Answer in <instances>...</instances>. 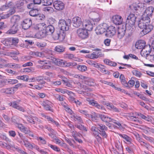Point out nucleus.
<instances>
[{"label":"nucleus","mask_w":154,"mask_h":154,"mask_svg":"<svg viewBox=\"0 0 154 154\" xmlns=\"http://www.w3.org/2000/svg\"><path fill=\"white\" fill-rule=\"evenodd\" d=\"M97 15L99 17L97 18L94 19H91L90 20H87L84 21L83 23V26L85 27V29L87 30V31H90L92 29L93 25L99 22L102 17V15L101 14Z\"/></svg>","instance_id":"f257e3e1"},{"label":"nucleus","mask_w":154,"mask_h":154,"mask_svg":"<svg viewBox=\"0 0 154 154\" xmlns=\"http://www.w3.org/2000/svg\"><path fill=\"white\" fill-rule=\"evenodd\" d=\"M45 28L46 25L44 23H40L34 26V28L39 31L36 34L38 38H42L48 35L46 31Z\"/></svg>","instance_id":"f03ea898"},{"label":"nucleus","mask_w":154,"mask_h":154,"mask_svg":"<svg viewBox=\"0 0 154 154\" xmlns=\"http://www.w3.org/2000/svg\"><path fill=\"white\" fill-rule=\"evenodd\" d=\"M141 54L151 62L154 61V50H151L150 46H146L141 52Z\"/></svg>","instance_id":"7ed1b4c3"},{"label":"nucleus","mask_w":154,"mask_h":154,"mask_svg":"<svg viewBox=\"0 0 154 154\" xmlns=\"http://www.w3.org/2000/svg\"><path fill=\"white\" fill-rule=\"evenodd\" d=\"M71 20L68 19L66 20L63 19H61L59 20L58 23V26L60 29L61 31H68L70 26Z\"/></svg>","instance_id":"20e7f679"},{"label":"nucleus","mask_w":154,"mask_h":154,"mask_svg":"<svg viewBox=\"0 0 154 154\" xmlns=\"http://www.w3.org/2000/svg\"><path fill=\"white\" fill-rule=\"evenodd\" d=\"M136 19V17L134 14H130L127 17L126 21V27H128L129 29H130L134 25Z\"/></svg>","instance_id":"39448f33"},{"label":"nucleus","mask_w":154,"mask_h":154,"mask_svg":"<svg viewBox=\"0 0 154 154\" xmlns=\"http://www.w3.org/2000/svg\"><path fill=\"white\" fill-rule=\"evenodd\" d=\"M108 28V25L105 23H101L98 25L95 29L97 35L105 33Z\"/></svg>","instance_id":"423d86ee"},{"label":"nucleus","mask_w":154,"mask_h":154,"mask_svg":"<svg viewBox=\"0 0 154 154\" xmlns=\"http://www.w3.org/2000/svg\"><path fill=\"white\" fill-rule=\"evenodd\" d=\"M77 36L80 38L85 39L88 36V34L87 30L83 28H79L76 31Z\"/></svg>","instance_id":"0eeeda50"},{"label":"nucleus","mask_w":154,"mask_h":154,"mask_svg":"<svg viewBox=\"0 0 154 154\" xmlns=\"http://www.w3.org/2000/svg\"><path fill=\"white\" fill-rule=\"evenodd\" d=\"M153 11V7L152 6L149 7L145 10L142 17L150 21V18L152 16Z\"/></svg>","instance_id":"6e6552de"},{"label":"nucleus","mask_w":154,"mask_h":154,"mask_svg":"<svg viewBox=\"0 0 154 154\" xmlns=\"http://www.w3.org/2000/svg\"><path fill=\"white\" fill-rule=\"evenodd\" d=\"M65 35L64 32L59 31L54 33L53 37L55 40H59L60 41H62L64 39Z\"/></svg>","instance_id":"1a4fd4ad"},{"label":"nucleus","mask_w":154,"mask_h":154,"mask_svg":"<svg viewBox=\"0 0 154 154\" xmlns=\"http://www.w3.org/2000/svg\"><path fill=\"white\" fill-rule=\"evenodd\" d=\"M46 57L47 58L51 60L53 63L56 65L63 67L65 66V63L62 60L57 59L52 56L48 57L47 56Z\"/></svg>","instance_id":"9d476101"},{"label":"nucleus","mask_w":154,"mask_h":154,"mask_svg":"<svg viewBox=\"0 0 154 154\" xmlns=\"http://www.w3.org/2000/svg\"><path fill=\"white\" fill-rule=\"evenodd\" d=\"M116 29L115 27L108 26V28L105 32V35L107 37H111L114 35L116 32Z\"/></svg>","instance_id":"9b49d317"},{"label":"nucleus","mask_w":154,"mask_h":154,"mask_svg":"<svg viewBox=\"0 0 154 154\" xmlns=\"http://www.w3.org/2000/svg\"><path fill=\"white\" fill-rule=\"evenodd\" d=\"M112 21L115 25H120L122 23L123 19L121 16L116 15L112 17Z\"/></svg>","instance_id":"f8f14e48"},{"label":"nucleus","mask_w":154,"mask_h":154,"mask_svg":"<svg viewBox=\"0 0 154 154\" xmlns=\"http://www.w3.org/2000/svg\"><path fill=\"white\" fill-rule=\"evenodd\" d=\"M91 130L92 131V133L96 138L97 141L98 142H101V138L99 136L100 133L98 131V129L95 127L92 126L91 128Z\"/></svg>","instance_id":"ddd939ff"},{"label":"nucleus","mask_w":154,"mask_h":154,"mask_svg":"<svg viewBox=\"0 0 154 154\" xmlns=\"http://www.w3.org/2000/svg\"><path fill=\"white\" fill-rule=\"evenodd\" d=\"M73 26L75 27H78L82 25L83 23L82 19L79 17H74L72 20Z\"/></svg>","instance_id":"4468645a"},{"label":"nucleus","mask_w":154,"mask_h":154,"mask_svg":"<svg viewBox=\"0 0 154 154\" xmlns=\"http://www.w3.org/2000/svg\"><path fill=\"white\" fill-rule=\"evenodd\" d=\"M42 106L44 109L47 110L53 111L52 107L53 106V103L48 100H45L42 103Z\"/></svg>","instance_id":"2eb2a0df"},{"label":"nucleus","mask_w":154,"mask_h":154,"mask_svg":"<svg viewBox=\"0 0 154 154\" xmlns=\"http://www.w3.org/2000/svg\"><path fill=\"white\" fill-rule=\"evenodd\" d=\"M54 8L58 10H60L64 9V6L62 2L60 1H56L53 3Z\"/></svg>","instance_id":"dca6fc26"},{"label":"nucleus","mask_w":154,"mask_h":154,"mask_svg":"<svg viewBox=\"0 0 154 154\" xmlns=\"http://www.w3.org/2000/svg\"><path fill=\"white\" fill-rule=\"evenodd\" d=\"M99 116L101 120L103 122L107 123V124H106L107 126L109 127H110L111 126L110 125V124H109V122H112V118L103 114H100Z\"/></svg>","instance_id":"f3484780"},{"label":"nucleus","mask_w":154,"mask_h":154,"mask_svg":"<svg viewBox=\"0 0 154 154\" xmlns=\"http://www.w3.org/2000/svg\"><path fill=\"white\" fill-rule=\"evenodd\" d=\"M150 21L149 20L142 17L141 19L139 21L138 24V27L141 29H143L144 28V27H145L146 24L149 23Z\"/></svg>","instance_id":"a211bd4d"},{"label":"nucleus","mask_w":154,"mask_h":154,"mask_svg":"<svg viewBox=\"0 0 154 154\" xmlns=\"http://www.w3.org/2000/svg\"><path fill=\"white\" fill-rule=\"evenodd\" d=\"M96 50L97 51L93 52L92 54H90L89 57L90 58L95 59L99 57H102L103 55L101 52L98 51L100 50V49L97 48Z\"/></svg>","instance_id":"6ab92c4d"},{"label":"nucleus","mask_w":154,"mask_h":154,"mask_svg":"<svg viewBox=\"0 0 154 154\" xmlns=\"http://www.w3.org/2000/svg\"><path fill=\"white\" fill-rule=\"evenodd\" d=\"M20 100H18L16 101H13L11 103V106L13 107L15 109H16L19 111L23 112H25V110L24 108L17 104V103H18L20 102Z\"/></svg>","instance_id":"aec40b11"},{"label":"nucleus","mask_w":154,"mask_h":154,"mask_svg":"<svg viewBox=\"0 0 154 154\" xmlns=\"http://www.w3.org/2000/svg\"><path fill=\"white\" fill-rule=\"evenodd\" d=\"M150 45H145V42L143 40H140L136 42L135 45V47L138 49H142V50L145 48L146 47Z\"/></svg>","instance_id":"412c9836"},{"label":"nucleus","mask_w":154,"mask_h":154,"mask_svg":"<svg viewBox=\"0 0 154 154\" xmlns=\"http://www.w3.org/2000/svg\"><path fill=\"white\" fill-rule=\"evenodd\" d=\"M32 24V22L30 19L28 18L24 20L22 24L23 29H28L31 25Z\"/></svg>","instance_id":"4be33fe9"},{"label":"nucleus","mask_w":154,"mask_h":154,"mask_svg":"<svg viewBox=\"0 0 154 154\" xmlns=\"http://www.w3.org/2000/svg\"><path fill=\"white\" fill-rule=\"evenodd\" d=\"M18 30V24H13L11 29L7 31L6 33L10 34H15L17 32Z\"/></svg>","instance_id":"5701e85b"},{"label":"nucleus","mask_w":154,"mask_h":154,"mask_svg":"<svg viewBox=\"0 0 154 154\" xmlns=\"http://www.w3.org/2000/svg\"><path fill=\"white\" fill-rule=\"evenodd\" d=\"M26 3L27 1L26 0H20L17 1L15 3V8L18 9L22 8Z\"/></svg>","instance_id":"b1692460"},{"label":"nucleus","mask_w":154,"mask_h":154,"mask_svg":"<svg viewBox=\"0 0 154 154\" xmlns=\"http://www.w3.org/2000/svg\"><path fill=\"white\" fill-rule=\"evenodd\" d=\"M153 26L151 25H148V23L146 24L144 28L141 32L142 34V33L143 35H146L150 32L153 29Z\"/></svg>","instance_id":"393cba45"},{"label":"nucleus","mask_w":154,"mask_h":154,"mask_svg":"<svg viewBox=\"0 0 154 154\" xmlns=\"http://www.w3.org/2000/svg\"><path fill=\"white\" fill-rule=\"evenodd\" d=\"M83 79L85 80V84L89 86H94L96 84L94 80L91 78L87 77L85 76V78Z\"/></svg>","instance_id":"a878e982"},{"label":"nucleus","mask_w":154,"mask_h":154,"mask_svg":"<svg viewBox=\"0 0 154 154\" xmlns=\"http://www.w3.org/2000/svg\"><path fill=\"white\" fill-rule=\"evenodd\" d=\"M87 100L88 102V104L93 106H94L99 109H104V107L101 105L99 104L96 101L94 100H90L89 99H87Z\"/></svg>","instance_id":"bb28decb"},{"label":"nucleus","mask_w":154,"mask_h":154,"mask_svg":"<svg viewBox=\"0 0 154 154\" xmlns=\"http://www.w3.org/2000/svg\"><path fill=\"white\" fill-rule=\"evenodd\" d=\"M125 32V30L124 28L119 27L118 30V38L119 39H122L124 36Z\"/></svg>","instance_id":"cd10ccee"},{"label":"nucleus","mask_w":154,"mask_h":154,"mask_svg":"<svg viewBox=\"0 0 154 154\" xmlns=\"http://www.w3.org/2000/svg\"><path fill=\"white\" fill-rule=\"evenodd\" d=\"M1 92L8 94H11L14 93L13 88H2L0 90Z\"/></svg>","instance_id":"c85d7f7f"},{"label":"nucleus","mask_w":154,"mask_h":154,"mask_svg":"<svg viewBox=\"0 0 154 154\" xmlns=\"http://www.w3.org/2000/svg\"><path fill=\"white\" fill-rule=\"evenodd\" d=\"M55 91L57 92H60L62 94H67L69 95L73 94L72 92L65 89L56 88L55 89Z\"/></svg>","instance_id":"c756f323"},{"label":"nucleus","mask_w":154,"mask_h":154,"mask_svg":"<svg viewBox=\"0 0 154 154\" xmlns=\"http://www.w3.org/2000/svg\"><path fill=\"white\" fill-rule=\"evenodd\" d=\"M53 141L56 144H58L60 146L65 147L66 146V144L64 142L63 140H62L61 139H59L57 137L54 140H53Z\"/></svg>","instance_id":"7c9ffc66"},{"label":"nucleus","mask_w":154,"mask_h":154,"mask_svg":"<svg viewBox=\"0 0 154 154\" xmlns=\"http://www.w3.org/2000/svg\"><path fill=\"white\" fill-rule=\"evenodd\" d=\"M15 11L14 9H12L9 10L8 13L4 15L3 16H2L0 14V20L1 19H3L7 18L9 17L10 16L14 13Z\"/></svg>","instance_id":"2f4dec72"},{"label":"nucleus","mask_w":154,"mask_h":154,"mask_svg":"<svg viewBox=\"0 0 154 154\" xmlns=\"http://www.w3.org/2000/svg\"><path fill=\"white\" fill-rule=\"evenodd\" d=\"M45 30L47 32V35H50L52 34L54 31V28L53 26L51 25L46 26Z\"/></svg>","instance_id":"473e14b6"},{"label":"nucleus","mask_w":154,"mask_h":154,"mask_svg":"<svg viewBox=\"0 0 154 154\" xmlns=\"http://www.w3.org/2000/svg\"><path fill=\"white\" fill-rule=\"evenodd\" d=\"M20 19V17L18 15H14L11 18V23L13 24H18V22Z\"/></svg>","instance_id":"72a5a7b5"},{"label":"nucleus","mask_w":154,"mask_h":154,"mask_svg":"<svg viewBox=\"0 0 154 154\" xmlns=\"http://www.w3.org/2000/svg\"><path fill=\"white\" fill-rule=\"evenodd\" d=\"M119 135L121 137L123 138L125 141L128 142L129 144L131 143V142L132 141V140L130 137L124 134H119Z\"/></svg>","instance_id":"f704fd0d"},{"label":"nucleus","mask_w":154,"mask_h":154,"mask_svg":"<svg viewBox=\"0 0 154 154\" xmlns=\"http://www.w3.org/2000/svg\"><path fill=\"white\" fill-rule=\"evenodd\" d=\"M146 6V4L143 3H138L133 6V9L135 11L141 10L142 8H143Z\"/></svg>","instance_id":"c9c22d12"},{"label":"nucleus","mask_w":154,"mask_h":154,"mask_svg":"<svg viewBox=\"0 0 154 154\" xmlns=\"http://www.w3.org/2000/svg\"><path fill=\"white\" fill-rule=\"evenodd\" d=\"M22 145H24L28 149H32L34 146V144H31L27 140H24Z\"/></svg>","instance_id":"e433bc0d"},{"label":"nucleus","mask_w":154,"mask_h":154,"mask_svg":"<svg viewBox=\"0 0 154 154\" xmlns=\"http://www.w3.org/2000/svg\"><path fill=\"white\" fill-rule=\"evenodd\" d=\"M116 147L118 149L119 151L121 152H122L123 147L122 143L119 140H117L115 143Z\"/></svg>","instance_id":"4c0bfd02"},{"label":"nucleus","mask_w":154,"mask_h":154,"mask_svg":"<svg viewBox=\"0 0 154 154\" xmlns=\"http://www.w3.org/2000/svg\"><path fill=\"white\" fill-rule=\"evenodd\" d=\"M104 62L106 64L110 66H116L117 65L116 63L114 62L111 61L110 60H109L107 59L104 60Z\"/></svg>","instance_id":"58836bf2"},{"label":"nucleus","mask_w":154,"mask_h":154,"mask_svg":"<svg viewBox=\"0 0 154 154\" xmlns=\"http://www.w3.org/2000/svg\"><path fill=\"white\" fill-rule=\"evenodd\" d=\"M138 115L140 116L141 118L149 122H152V118L149 116H146L143 114L140 113L138 114Z\"/></svg>","instance_id":"ea45409f"},{"label":"nucleus","mask_w":154,"mask_h":154,"mask_svg":"<svg viewBox=\"0 0 154 154\" xmlns=\"http://www.w3.org/2000/svg\"><path fill=\"white\" fill-rule=\"evenodd\" d=\"M30 15L32 17H35L39 15L38 10L37 9H33L29 12Z\"/></svg>","instance_id":"a19ab883"},{"label":"nucleus","mask_w":154,"mask_h":154,"mask_svg":"<svg viewBox=\"0 0 154 154\" xmlns=\"http://www.w3.org/2000/svg\"><path fill=\"white\" fill-rule=\"evenodd\" d=\"M21 131L25 133L26 134H28L30 136H31L32 137H34V135L31 134V132L29 129L25 126Z\"/></svg>","instance_id":"79ce46f5"},{"label":"nucleus","mask_w":154,"mask_h":154,"mask_svg":"<svg viewBox=\"0 0 154 154\" xmlns=\"http://www.w3.org/2000/svg\"><path fill=\"white\" fill-rule=\"evenodd\" d=\"M6 66L8 67L13 69L20 68V66L18 64L14 63H8L6 64Z\"/></svg>","instance_id":"37998d69"},{"label":"nucleus","mask_w":154,"mask_h":154,"mask_svg":"<svg viewBox=\"0 0 154 154\" xmlns=\"http://www.w3.org/2000/svg\"><path fill=\"white\" fill-rule=\"evenodd\" d=\"M55 50L58 52H62L65 51V48L62 45H57L55 47Z\"/></svg>","instance_id":"c03bdc74"},{"label":"nucleus","mask_w":154,"mask_h":154,"mask_svg":"<svg viewBox=\"0 0 154 154\" xmlns=\"http://www.w3.org/2000/svg\"><path fill=\"white\" fill-rule=\"evenodd\" d=\"M1 42L6 46H9L11 44V38H9L5 39H2L1 40Z\"/></svg>","instance_id":"a18cd8bd"},{"label":"nucleus","mask_w":154,"mask_h":154,"mask_svg":"<svg viewBox=\"0 0 154 154\" xmlns=\"http://www.w3.org/2000/svg\"><path fill=\"white\" fill-rule=\"evenodd\" d=\"M31 54L33 57H43L44 56V54L41 52H32L31 53Z\"/></svg>","instance_id":"49530a36"},{"label":"nucleus","mask_w":154,"mask_h":154,"mask_svg":"<svg viewBox=\"0 0 154 154\" xmlns=\"http://www.w3.org/2000/svg\"><path fill=\"white\" fill-rule=\"evenodd\" d=\"M16 78L18 80H22L26 82L29 80V76L27 75L18 76L16 77Z\"/></svg>","instance_id":"de8ad7c7"},{"label":"nucleus","mask_w":154,"mask_h":154,"mask_svg":"<svg viewBox=\"0 0 154 154\" xmlns=\"http://www.w3.org/2000/svg\"><path fill=\"white\" fill-rule=\"evenodd\" d=\"M74 84H77L78 86H80L81 88H83L85 91L83 92H85L86 91H89V89L86 86L83 85L82 86L81 83L78 81H75L74 82Z\"/></svg>","instance_id":"09e8293b"},{"label":"nucleus","mask_w":154,"mask_h":154,"mask_svg":"<svg viewBox=\"0 0 154 154\" xmlns=\"http://www.w3.org/2000/svg\"><path fill=\"white\" fill-rule=\"evenodd\" d=\"M72 115V117L74 118L75 121L79 122L81 123L83 122V120L80 117L78 116L77 115L74 113Z\"/></svg>","instance_id":"8fccbe9b"},{"label":"nucleus","mask_w":154,"mask_h":154,"mask_svg":"<svg viewBox=\"0 0 154 154\" xmlns=\"http://www.w3.org/2000/svg\"><path fill=\"white\" fill-rule=\"evenodd\" d=\"M11 3H9L8 4H6L2 6L0 8V9L2 11H5L10 8L11 6Z\"/></svg>","instance_id":"3c124183"},{"label":"nucleus","mask_w":154,"mask_h":154,"mask_svg":"<svg viewBox=\"0 0 154 154\" xmlns=\"http://www.w3.org/2000/svg\"><path fill=\"white\" fill-rule=\"evenodd\" d=\"M25 116L27 121L29 122V123L33 125L35 124V120L34 119V117H33L32 118L29 116L28 117L26 116Z\"/></svg>","instance_id":"603ef678"},{"label":"nucleus","mask_w":154,"mask_h":154,"mask_svg":"<svg viewBox=\"0 0 154 154\" xmlns=\"http://www.w3.org/2000/svg\"><path fill=\"white\" fill-rule=\"evenodd\" d=\"M77 68L79 70L82 72H84L87 69V67L84 65H78L77 66Z\"/></svg>","instance_id":"864d4df0"},{"label":"nucleus","mask_w":154,"mask_h":154,"mask_svg":"<svg viewBox=\"0 0 154 154\" xmlns=\"http://www.w3.org/2000/svg\"><path fill=\"white\" fill-rule=\"evenodd\" d=\"M144 132L146 133H149L152 132L154 133V129L152 128H149L146 126L144 127Z\"/></svg>","instance_id":"5fc2aeb1"},{"label":"nucleus","mask_w":154,"mask_h":154,"mask_svg":"<svg viewBox=\"0 0 154 154\" xmlns=\"http://www.w3.org/2000/svg\"><path fill=\"white\" fill-rule=\"evenodd\" d=\"M75 127L79 129V130L82 131H87V129L84 125L80 124H78L75 125Z\"/></svg>","instance_id":"6e6d98bb"},{"label":"nucleus","mask_w":154,"mask_h":154,"mask_svg":"<svg viewBox=\"0 0 154 154\" xmlns=\"http://www.w3.org/2000/svg\"><path fill=\"white\" fill-rule=\"evenodd\" d=\"M132 40V38L131 36L129 35L126 36L124 40L125 42L127 44L130 42H131Z\"/></svg>","instance_id":"4d7b16f0"},{"label":"nucleus","mask_w":154,"mask_h":154,"mask_svg":"<svg viewBox=\"0 0 154 154\" xmlns=\"http://www.w3.org/2000/svg\"><path fill=\"white\" fill-rule=\"evenodd\" d=\"M109 109L110 110H112L113 112H119L121 111L120 109H118L113 105H112L111 106L110 108H109Z\"/></svg>","instance_id":"13d9d810"},{"label":"nucleus","mask_w":154,"mask_h":154,"mask_svg":"<svg viewBox=\"0 0 154 154\" xmlns=\"http://www.w3.org/2000/svg\"><path fill=\"white\" fill-rule=\"evenodd\" d=\"M34 70L32 67L26 68L23 69V72L24 73H30Z\"/></svg>","instance_id":"bf43d9fd"},{"label":"nucleus","mask_w":154,"mask_h":154,"mask_svg":"<svg viewBox=\"0 0 154 154\" xmlns=\"http://www.w3.org/2000/svg\"><path fill=\"white\" fill-rule=\"evenodd\" d=\"M48 146L53 150L59 152L60 151V148L56 146L53 145L51 144H48Z\"/></svg>","instance_id":"052dcab7"},{"label":"nucleus","mask_w":154,"mask_h":154,"mask_svg":"<svg viewBox=\"0 0 154 154\" xmlns=\"http://www.w3.org/2000/svg\"><path fill=\"white\" fill-rule=\"evenodd\" d=\"M52 68L51 64L48 62V64H45L42 67V68L45 69H50Z\"/></svg>","instance_id":"680f3d73"},{"label":"nucleus","mask_w":154,"mask_h":154,"mask_svg":"<svg viewBox=\"0 0 154 154\" xmlns=\"http://www.w3.org/2000/svg\"><path fill=\"white\" fill-rule=\"evenodd\" d=\"M97 127L101 130H107V128L104 125L102 124H98Z\"/></svg>","instance_id":"e2e57ef3"},{"label":"nucleus","mask_w":154,"mask_h":154,"mask_svg":"<svg viewBox=\"0 0 154 154\" xmlns=\"http://www.w3.org/2000/svg\"><path fill=\"white\" fill-rule=\"evenodd\" d=\"M6 80L7 82L9 83L10 84H14L18 82V80L15 79H6Z\"/></svg>","instance_id":"0e129e2a"},{"label":"nucleus","mask_w":154,"mask_h":154,"mask_svg":"<svg viewBox=\"0 0 154 154\" xmlns=\"http://www.w3.org/2000/svg\"><path fill=\"white\" fill-rule=\"evenodd\" d=\"M44 2L43 5L45 6L51 5L53 2V0H43Z\"/></svg>","instance_id":"69168bd1"},{"label":"nucleus","mask_w":154,"mask_h":154,"mask_svg":"<svg viewBox=\"0 0 154 154\" xmlns=\"http://www.w3.org/2000/svg\"><path fill=\"white\" fill-rule=\"evenodd\" d=\"M0 138L2 139L7 141L11 142V140L7 137L6 135L4 134H0Z\"/></svg>","instance_id":"338daca9"},{"label":"nucleus","mask_w":154,"mask_h":154,"mask_svg":"<svg viewBox=\"0 0 154 154\" xmlns=\"http://www.w3.org/2000/svg\"><path fill=\"white\" fill-rule=\"evenodd\" d=\"M2 119L5 121V122H9L10 121V118L7 115L3 114L2 115Z\"/></svg>","instance_id":"774afa93"}]
</instances>
